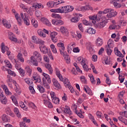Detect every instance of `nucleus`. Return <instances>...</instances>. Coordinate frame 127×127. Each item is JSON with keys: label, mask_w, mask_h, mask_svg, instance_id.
I'll return each instance as SVG.
<instances>
[{"label": "nucleus", "mask_w": 127, "mask_h": 127, "mask_svg": "<svg viewBox=\"0 0 127 127\" xmlns=\"http://www.w3.org/2000/svg\"><path fill=\"white\" fill-rule=\"evenodd\" d=\"M85 88H87V90H86V93H87V94H88V95H90V96H92L93 94L92 93V90H91V89H90V88H89L88 86H86Z\"/></svg>", "instance_id": "c03bdc74"}, {"label": "nucleus", "mask_w": 127, "mask_h": 127, "mask_svg": "<svg viewBox=\"0 0 127 127\" xmlns=\"http://www.w3.org/2000/svg\"><path fill=\"white\" fill-rule=\"evenodd\" d=\"M106 24H107V21L104 20L101 22L98 23L96 25L98 28H103V27H105Z\"/></svg>", "instance_id": "5701e85b"}, {"label": "nucleus", "mask_w": 127, "mask_h": 127, "mask_svg": "<svg viewBox=\"0 0 127 127\" xmlns=\"http://www.w3.org/2000/svg\"><path fill=\"white\" fill-rule=\"evenodd\" d=\"M65 3V1L63 0H55V1H50L47 2V5L48 7L52 8L58 4H62Z\"/></svg>", "instance_id": "39448f33"}, {"label": "nucleus", "mask_w": 127, "mask_h": 127, "mask_svg": "<svg viewBox=\"0 0 127 127\" xmlns=\"http://www.w3.org/2000/svg\"><path fill=\"white\" fill-rule=\"evenodd\" d=\"M1 119L3 122H7L8 121V119H7V116L6 115H2Z\"/></svg>", "instance_id": "49530a36"}, {"label": "nucleus", "mask_w": 127, "mask_h": 127, "mask_svg": "<svg viewBox=\"0 0 127 127\" xmlns=\"http://www.w3.org/2000/svg\"><path fill=\"white\" fill-rule=\"evenodd\" d=\"M25 71L28 74L29 76H31V74H32V69L30 68V66H26L25 67Z\"/></svg>", "instance_id": "4be33fe9"}, {"label": "nucleus", "mask_w": 127, "mask_h": 127, "mask_svg": "<svg viewBox=\"0 0 127 127\" xmlns=\"http://www.w3.org/2000/svg\"><path fill=\"white\" fill-rule=\"evenodd\" d=\"M32 7H34V8H39V4L38 3H33Z\"/></svg>", "instance_id": "338daca9"}, {"label": "nucleus", "mask_w": 127, "mask_h": 127, "mask_svg": "<svg viewBox=\"0 0 127 127\" xmlns=\"http://www.w3.org/2000/svg\"><path fill=\"white\" fill-rule=\"evenodd\" d=\"M10 99L12 100L13 103L15 105V106H17L18 103H17V100L15 98V96L14 95H12L10 97Z\"/></svg>", "instance_id": "79ce46f5"}, {"label": "nucleus", "mask_w": 127, "mask_h": 127, "mask_svg": "<svg viewBox=\"0 0 127 127\" xmlns=\"http://www.w3.org/2000/svg\"><path fill=\"white\" fill-rule=\"evenodd\" d=\"M9 59H10V60H11V61H12L13 63H14V64H17L16 60H15V59H14L13 57L9 56Z\"/></svg>", "instance_id": "603ef678"}, {"label": "nucleus", "mask_w": 127, "mask_h": 127, "mask_svg": "<svg viewBox=\"0 0 127 127\" xmlns=\"http://www.w3.org/2000/svg\"><path fill=\"white\" fill-rule=\"evenodd\" d=\"M52 17H53L54 18H57L58 19H61V16L55 13L52 14Z\"/></svg>", "instance_id": "ea45409f"}, {"label": "nucleus", "mask_w": 127, "mask_h": 127, "mask_svg": "<svg viewBox=\"0 0 127 127\" xmlns=\"http://www.w3.org/2000/svg\"><path fill=\"white\" fill-rule=\"evenodd\" d=\"M24 81H25V83H26V84H28V85H30L32 83V82H30L31 79L28 78H25L24 79Z\"/></svg>", "instance_id": "3c124183"}, {"label": "nucleus", "mask_w": 127, "mask_h": 127, "mask_svg": "<svg viewBox=\"0 0 127 127\" xmlns=\"http://www.w3.org/2000/svg\"><path fill=\"white\" fill-rule=\"evenodd\" d=\"M96 45L99 47H101V45H103V40L100 38H98L96 40Z\"/></svg>", "instance_id": "a878e982"}, {"label": "nucleus", "mask_w": 127, "mask_h": 127, "mask_svg": "<svg viewBox=\"0 0 127 127\" xmlns=\"http://www.w3.org/2000/svg\"><path fill=\"white\" fill-rule=\"evenodd\" d=\"M52 24H54V25H62L63 24H64V22L61 20L53 19L52 20Z\"/></svg>", "instance_id": "2eb2a0df"}, {"label": "nucleus", "mask_w": 127, "mask_h": 127, "mask_svg": "<svg viewBox=\"0 0 127 127\" xmlns=\"http://www.w3.org/2000/svg\"><path fill=\"white\" fill-rule=\"evenodd\" d=\"M23 22L24 24H25L27 26H28L29 24H30L29 22V19L26 17V16H25V17L23 19Z\"/></svg>", "instance_id": "f704fd0d"}, {"label": "nucleus", "mask_w": 127, "mask_h": 127, "mask_svg": "<svg viewBox=\"0 0 127 127\" xmlns=\"http://www.w3.org/2000/svg\"><path fill=\"white\" fill-rule=\"evenodd\" d=\"M29 89L31 94H35V90H34V88L32 87V86H30L29 87Z\"/></svg>", "instance_id": "6e6d98bb"}, {"label": "nucleus", "mask_w": 127, "mask_h": 127, "mask_svg": "<svg viewBox=\"0 0 127 127\" xmlns=\"http://www.w3.org/2000/svg\"><path fill=\"white\" fill-rule=\"evenodd\" d=\"M39 48L40 49L41 52L43 53V54H46L48 52V48H47L46 46H44V44H41Z\"/></svg>", "instance_id": "ddd939ff"}, {"label": "nucleus", "mask_w": 127, "mask_h": 127, "mask_svg": "<svg viewBox=\"0 0 127 127\" xmlns=\"http://www.w3.org/2000/svg\"><path fill=\"white\" fill-rule=\"evenodd\" d=\"M67 88H68V89L70 90L71 93H74L75 92V90H74V88L70 85L69 86H67Z\"/></svg>", "instance_id": "e2e57ef3"}, {"label": "nucleus", "mask_w": 127, "mask_h": 127, "mask_svg": "<svg viewBox=\"0 0 127 127\" xmlns=\"http://www.w3.org/2000/svg\"><path fill=\"white\" fill-rule=\"evenodd\" d=\"M73 52L74 53H78L80 52V49H79L78 47L74 48L73 49Z\"/></svg>", "instance_id": "680f3d73"}, {"label": "nucleus", "mask_w": 127, "mask_h": 127, "mask_svg": "<svg viewBox=\"0 0 127 127\" xmlns=\"http://www.w3.org/2000/svg\"><path fill=\"white\" fill-rule=\"evenodd\" d=\"M29 107L30 108H32V109H35V108H36L35 104L32 102L29 103Z\"/></svg>", "instance_id": "052dcab7"}, {"label": "nucleus", "mask_w": 127, "mask_h": 127, "mask_svg": "<svg viewBox=\"0 0 127 127\" xmlns=\"http://www.w3.org/2000/svg\"><path fill=\"white\" fill-rule=\"evenodd\" d=\"M45 67L47 69L49 70V74H52L53 73V69H52V67H51V65L49 64H45Z\"/></svg>", "instance_id": "cd10ccee"}, {"label": "nucleus", "mask_w": 127, "mask_h": 127, "mask_svg": "<svg viewBox=\"0 0 127 127\" xmlns=\"http://www.w3.org/2000/svg\"><path fill=\"white\" fill-rule=\"evenodd\" d=\"M17 70H19L20 75H21V77H24V76H25V71L23 69H22L21 68H17Z\"/></svg>", "instance_id": "72a5a7b5"}, {"label": "nucleus", "mask_w": 127, "mask_h": 127, "mask_svg": "<svg viewBox=\"0 0 127 127\" xmlns=\"http://www.w3.org/2000/svg\"><path fill=\"white\" fill-rule=\"evenodd\" d=\"M37 89L41 94H43L45 92V89L41 85H37Z\"/></svg>", "instance_id": "7c9ffc66"}, {"label": "nucleus", "mask_w": 127, "mask_h": 127, "mask_svg": "<svg viewBox=\"0 0 127 127\" xmlns=\"http://www.w3.org/2000/svg\"><path fill=\"white\" fill-rule=\"evenodd\" d=\"M56 12H60V13H62V8L55 9V13H56Z\"/></svg>", "instance_id": "774afa93"}, {"label": "nucleus", "mask_w": 127, "mask_h": 127, "mask_svg": "<svg viewBox=\"0 0 127 127\" xmlns=\"http://www.w3.org/2000/svg\"><path fill=\"white\" fill-rule=\"evenodd\" d=\"M17 58L19 61H20L22 63H23V62H24V59L22 58V54H20V53H19L18 54Z\"/></svg>", "instance_id": "473e14b6"}, {"label": "nucleus", "mask_w": 127, "mask_h": 127, "mask_svg": "<svg viewBox=\"0 0 127 127\" xmlns=\"http://www.w3.org/2000/svg\"><path fill=\"white\" fill-rule=\"evenodd\" d=\"M53 82L55 89H56L57 90H60V89H61V86H60V84L58 83L57 80L53 79Z\"/></svg>", "instance_id": "f3484780"}, {"label": "nucleus", "mask_w": 127, "mask_h": 127, "mask_svg": "<svg viewBox=\"0 0 127 127\" xmlns=\"http://www.w3.org/2000/svg\"><path fill=\"white\" fill-rule=\"evenodd\" d=\"M60 31L64 35L68 34V29H67V28L65 27L62 26L60 28Z\"/></svg>", "instance_id": "393cba45"}, {"label": "nucleus", "mask_w": 127, "mask_h": 127, "mask_svg": "<svg viewBox=\"0 0 127 127\" xmlns=\"http://www.w3.org/2000/svg\"><path fill=\"white\" fill-rule=\"evenodd\" d=\"M87 32L89 34H95L96 33V30L92 27H90L87 30Z\"/></svg>", "instance_id": "c85d7f7f"}, {"label": "nucleus", "mask_w": 127, "mask_h": 127, "mask_svg": "<svg viewBox=\"0 0 127 127\" xmlns=\"http://www.w3.org/2000/svg\"><path fill=\"white\" fill-rule=\"evenodd\" d=\"M2 23L3 26H4V27H5L6 28H7L8 29H10V28L11 27V25L10 24V23H9V22H8V21H7V20H6V19H2Z\"/></svg>", "instance_id": "4468645a"}, {"label": "nucleus", "mask_w": 127, "mask_h": 127, "mask_svg": "<svg viewBox=\"0 0 127 127\" xmlns=\"http://www.w3.org/2000/svg\"><path fill=\"white\" fill-rule=\"evenodd\" d=\"M15 17L17 20V21L19 25H21V19H20V17H19L18 14H16L15 15Z\"/></svg>", "instance_id": "c9c22d12"}, {"label": "nucleus", "mask_w": 127, "mask_h": 127, "mask_svg": "<svg viewBox=\"0 0 127 127\" xmlns=\"http://www.w3.org/2000/svg\"><path fill=\"white\" fill-rule=\"evenodd\" d=\"M111 44H112V42H108V46H106V49H107V53L108 55L111 56L112 55V50L110 49L111 48Z\"/></svg>", "instance_id": "dca6fc26"}, {"label": "nucleus", "mask_w": 127, "mask_h": 127, "mask_svg": "<svg viewBox=\"0 0 127 127\" xmlns=\"http://www.w3.org/2000/svg\"><path fill=\"white\" fill-rule=\"evenodd\" d=\"M31 62L35 66H38V62L40 63L42 60L41 55L39 52L35 51L33 53V56H31L30 58Z\"/></svg>", "instance_id": "f257e3e1"}, {"label": "nucleus", "mask_w": 127, "mask_h": 127, "mask_svg": "<svg viewBox=\"0 0 127 127\" xmlns=\"http://www.w3.org/2000/svg\"><path fill=\"white\" fill-rule=\"evenodd\" d=\"M31 22L34 27H35L36 28L38 27V22H37L35 19H32Z\"/></svg>", "instance_id": "e433bc0d"}, {"label": "nucleus", "mask_w": 127, "mask_h": 127, "mask_svg": "<svg viewBox=\"0 0 127 127\" xmlns=\"http://www.w3.org/2000/svg\"><path fill=\"white\" fill-rule=\"evenodd\" d=\"M91 10L92 7L90 5H86L84 6H82L80 8V11H86V10Z\"/></svg>", "instance_id": "412c9836"}, {"label": "nucleus", "mask_w": 127, "mask_h": 127, "mask_svg": "<svg viewBox=\"0 0 127 127\" xmlns=\"http://www.w3.org/2000/svg\"><path fill=\"white\" fill-rule=\"evenodd\" d=\"M47 53H48V55L50 57V59L52 60H54V58H53V56L52 55V53L51 51L48 50V52Z\"/></svg>", "instance_id": "8fccbe9b"}, {"label": "nucleus", "mask_w": 127, "mask_h": 127, "mask_svg": "<svg viewBox=\"0 0 127 127\" xmlns=\"http://www.w3.org/2000/svg\"><path fill=\"white\" fill-rule=\"evenodd\" d=\"M52 101L54 104H56V105H58L59 102H60V100H59V98L55 97L52 99Z\"/></svg>", "instance_id": "58836bf2"}, {"label": "nucleus", "mask_w": 127, "mask_h": 127, "mask_svg": "<svg viewBox=\"0 0 127 127\" xmlns=\"http://www.w3.org/2000/svg\"><path fill=\"white\" fill-rule=\"evenodd\" d=\"M0 102L3 105H6L7 104V99L5 95H3V92L0 94Z\"/></svg>", "instance_id": "9d476101"}, {"label": "nucleus", "mask_w": 127, "mask_h": 127, "mask_svg": "<svg viewBox=\"0 0 127 127\" xmlns=\"http://www.w3.org/2000/svg\"><path fill=\"white\" fill-rule=\"evenodd\" d=\"M33 42L36 43V44H44V41H42L41 39L38 38L35 36H33L32 37Z\"/></svg>", "instance_id": "1a4fd4ad"}, {"label": "nucleus", "mask_w": 127, "mask_h": 127, "mask_svg": "<svg viewBox=\"0 0 127 127\" xmlns=\"http://www.w3.org/2000/svg\"><path fill=\"white\" fill-rule=\"evenodd\" d=\"M58 47H59L60 52L61 55H66V52H65V47L63 43H59L57 44Z\"/></svg>", "instance_id": "6e6552de"}, {"label": "nucleus", "mask_w": 127, "mask_h": 127, "mask_svg": "<svg viewBox=\"0 0 127 127\" xmlns=\"http://www.w3.org/2000/svg\"><path fill=\"white\" fill-rule=\"evenodd\" d=\"M74 7L72 6H65L62 7V13H68V12H71L73 11Z\"/></svg>", "instance_id": "0eeeda50"}, {"label": "nucleus", "mask_w": 127, "mask_h": 127, "mask_svg": "<svg viewBox=\"0 0 127 127\" xmlns=\"http://www.w3.org/2000/svg\"><path fill=\"white\" fill-rule=\"evenodd\" d=\"M60 109L62 111H64V114H66V115H68L69 116L73 115V112L71 111L70 107L67 106H65V107H61Z\"/></svg>", "instance_id": "423d86ee"}, {"label": "nucleus", "mask_w": 127, "mask_h": 127, "mask_svg": "<svg viewBox=\"0 0 127 127\" xmlns=\"http://www.w3.org/2000/svg\"><path fill=\"white\" fill-rule=\"evenodd\" d=\"M8 38L11 41H13L14 42H17V39L16 38L14 37L13 33L11 32H9L8 33Z\"/></svg>", "instance_id": "a211bd4d"}, {"label": "nucleus", "mask_w": 127, "mask_h": 127, "mask_svg": "<svg viewBox=\"0 0 127 127\" xmlns=\"http://www.w3.org/2000/svg\"><path fill=\"white\" fill-rule=\"evenodd\" d=\"M89 18L90 22H92L93 24L96 23V20H100V19H101V17H98V15L96 16H95V15L90 16Z\"/></svg>", "instance_id": "f8f14e48"}, {"label": "nucleus", "mask_w": 127, "mask_h": 127, "mask_svg": "<svg viewBox=\"0 0 127 127\" xmlns=\"http://www.w3.org/2000/svg\"><path fill=\"white\" fill-rule=\"evenodd\" d=\"M27 3H28L29 4H33L34 2H35V0H26L25 1Z\"/></svg>", "instance_id": "4d7b16f0"}, {"label": "nucleus", "mask_w": 127, "mask_h": 127, "mask_svg": "<svg viewBox=\"0 0 127 127\" xmlns=\"http://www.w3.org/2000/svg\"><path fill=\"white\" fill-rule=\"evenodd\" d=\"M37 32L39 36L44 37V38L46 37V34L43 33V31H42L41 30H38Z\"/></svg>", "instance_id": "4c0bfd02"}, {"label": "nucleus", "mask_w": 127, "mask_h": 127, "mask_svg": "<svg viewBox=\"0 0 127 127\" xmlns=\"http://www.w3.org/2000/svg\"><path fill=\"white\" fill-rule=\"evenodd\" d=\"M80 19L79 17H73L71 18V22H78Z\"/></svg>", "instance_id": "a18cd8bd"}, {"label": "nucleus", "mask_w": 127, "mask_h": 127, "mask_svg": "<svg viewBox=\"0 0 127 127\" xmlns=\"http://www.w3.org/2000/svg\"><path fill=\"white\" fill-rule=\"evenodd\" d=\"M7 79L6 80L7 83H8V85H9L10 87H12V85L10 84V83L12 82V78L9 75H7Z\"/></svg>", "instance_id": "2f4dec72"}, {"label": "nucleus", "mask_w": 127, "mask_h": 127, "mask_svg": "<svg viewBox=\"0 0 127 127\" xmlns=\"http://www.w3.org/2000/svg\"><path fill=\"white\" fill-rule=\"evenodd\" d=\"M9 50V48L7 47V46H5V45H4V43H2L1 44V52L3 54H4L6 51H8V50Z\"/></svg>", "instance_id": "6ab92c4d"}, {"label": "nucleus", "mask_w": 127, "mask_h": 127, "mask_svg": "<svg viewBox=\"0 0 127 127\" xmlns=\"http://www.w3.org/2000/svg\"><path fill=\"white\" fill-rule=\"evenodd\" d=\"M4 62L8 68H9V69L12 68V65H11V64L7 60H5Z\"/></svg>", "instance_id": "a19ab883"}, {"label": "nucleus", "mask_w": 127, "mask_h": 127, "mask_svg": "<svg viewBox=\"0 0 127 127\" xmlns=\"http://www.w3.org/2000/svg\"><path fill=\"white\" fill-rule=\"evenodd\" d=\"M2 89L3 91H4L5 94H6V95H12L11 92L9 91L8 88H7V86H6L5 85L2 86Z\"/></svg>", "instance_id": "bb28decb"}, {"label": "nucleus", "mask_w": 127, "mask_h": 127, "mask_svg": "<svg viewBox=\"0 0 127 127\" xmlns=\"http://www.w3.org/2000/svg\"><path fill=\"white\" fill-rule=\"evenodd\" d=\"M98 13L99 14H107V13H108L106 15L107 17L108 18L114 17V16H116L117 14H118V13L116 11L109 8H106L103 11H100L98 12Z\"/></svg>", "instance_id": "f03ea898"}, {"label": "nucleus", "mask_w": 127, "mask_h": 127, "mask_svg": "<svg viewBox=\"0 0 127 127\" xmlns=\"http://www.w3.org/2000/svg\"><path fill=\"white\" fill-rule=\"evenodd\" d=\"M50 95L52 98V99H54V98H56V95L55 94V92L51 91L50 93Z\"/></svg>", "instance_id": "0e129e2a"}, {"label": "nucleus", "mask_w": 127, "mask_h": 127, "mask_svg": "<svg viewBox=\"0 0 127 127\" xmlns=\"http://www.w3.org/2000/svg\"><path fill=\"white\" fill-rule=\"evenodd\" d=\"M78 28L81 31V32H83L84 31V28H83V26L82 25V24L80 23L78 25Z\"/></svg>", "instance_id": "69168bd1"}, {"label": "nucleus", "mask_w": 127, "mask_h": 127, "mask_svg": "<svg viewBox=\"0 0 127 127\" xmlns=\"http://www.w3.org/2000/svg\"><path fill=\"white\" fill-rule=\"evenodd\" d=\"M117 1H122V0H114L113 4L116 8H120L122 7V4L118 3Z\"/></svg>", "instance_id": "b1692460"}, {"label": "nucleus", "mask_w": 127, "mask_h": 127, "mask_svg": "<svg viewBox=\"0 0 127 127\" xmlns=\"http://www.w3.org/2000/svg\"><path fill=\"white\" fill-rule=\"evenodd\" d=\"M80 79L82 82V83H84V84H87V80H86V78H85V76H82L80 77Z\"/></svg>", "instance_id": "864d4df0"}, {"label": "nucleus", "mask_w": 127, "mask_h": 127, "mask_svg": "<svg viewBox=\"0 0 127 127\" xmlns=\"http://www.w3.org/2000/svg\"><path fill=\"white\" fill-rule=\"evenodd\" d=\"M55 71L57 77H58L61 81L64 82V86L66 87V88L68 87V86H70V81H69V80L67 79V78H64V79L63 78V76H62V74L60 73V70L59 69H58V68L56 67Z\"/></svg>", "instance_id": "7ed1b4c3"}, {"label": "nucleus", "mask_w": 127, "mask_h": 127, "mask_svg": "<svg viewBox=\"0 0 127 127\" xmlns=\"http://www.w3.org/2000/svg\"><path fill=\"white\" fill-rule=\"evenodd\" d=\"M7 71L8 72V73L9 75H11V76H14V77H15V76H16V74H15V73H14V71H11V70H10V69H7Z\"/></svg>", "instance_id": "09e8293b"}, {"label": "nucleus", "mask_w": 127, "mask_h": 127, "mask_svg": "<svg viewBox=\"0 0 127 127\" xmlns=\"http://www.w3.org/2000/svg\"><path fill=\"white\" fill-rule=\"evenodd\" d=\"M13 111L14 113L15 114V115H16L18 118H21V115H20V113H19V110H18L17 108H14Z\"/></svg>", "instance_id": "c756f323"}, {"label": "nucleus", "mask_w": 127, "mask_h": 127, "mask_svg": "<svg viewBox=\"0 0 127 127\" xmlns=\"http://www.w3.org/2000/svg\"><path fill=\"white\" fill-rule=\"evenodd\" d=\"M44 24H46L47 26H51V23L47 19H45L44 21Z\"/></svg>", "instance_id": "de8ad7c7"}, {"label": "nucleus", "mask_w": 127, "mask_h": 127, "mask_svg": "<svg viewBox=\"0 0 127 127\" xmlns=\"http://www.w3.org/2000/svg\"><path fill=\"white\" fill-rule=\"evenodd\" d=\"M43 76H44L42 78L43 86L46 89H50V86H49V84L51 83V78L50 76L44 72L43 73Z\"/></svg>", "instance_id": "20e7f679"}, {"label": "nucleus", "mask_w": 127, "mask_h": 127, "mask_svg": "<svg viewBox=\"0 0 127 127\" xmlns=\"http://www.w3.org/2000/svg\"><path fill=\"white\" fill-rule=\"evenodd\" d=\"M96 115H97V117L99 118V119H103V118H104L103 116H102V113L100 111H97L96 112Z\"/></svg>", "instance_id": "5fc2aeb1"}, {"label": "nucleus", "mask_w": 127, "mask_h": 127, "mask_svg": "<svg viewBox=\"0 0 127 127\" xmlns=\"http://www.w3.org/2000/svg\"><path fill=\"white\" fill-rule=\"evenodd\" d=\"M36 16L37 17H41V12L40 11H36L35 12Z\"/></svg>", "instance_id": "bf43d9fd"}, {"label": "nucleus", "mask_w": 127, "mask_h": 127, "mask_svg": "<svg viewBox=\"0 0 127 127\" xmlns=\"http://www.w3.org/2000/svg\"><path fill=\"white\" fill-rule=\"evenodd\" d=\"M83 69L85 72H88L89 71V68H88V65L86 64H84L82 65Z\"/></svg>", "instance_id": "13d9d810"}, {"label": "nucleus", "mask_w": 127, "mask_h": 127, "mask_svg": "<svg viewBox=\"0 0 127 127\" xmlns=\"http://www.w3.org/2000/svg\"><path fill=\"white\" fill-rule=\"evenodd\" d=\"M121 27L119 25H111L110 26V29H119Z\"/></svg>", "instance_id": "37998d69"}, {"label": "nucleus", "mask_w": 127, "mask_h": 127, "mask_svg": "<svg viewBox=\"0 0 127 127\" xmlns=\"http://www.w3.org/2000/svg\"><path fill=\"white\" fill-rule=\"evenodd\" d=\"M114 52L115 55H117V56H118L119 57H122V58H124V57H125V56L123 55V54H122V53L119 51L118 48H115Z\"/></svg>", "instance_id": "aec40b11"}, {"label": "nucleus", "mask_w": 127, "mask_h": 127, "mask_svg": "<svg viewBox=\"0 0 127 127\" xmlns=\"http://www.w3.org/2000/svg\"><path fill=\"white\" fill-rule=\"evenodd\" d=\"M57 34L58 33L56 32H52L50 34V37L52 39V41L54 43H56V42L58 41V40L57 39V37H56Z\"/></svg>", "instance_id": "9b49d317"}]
</instances>
